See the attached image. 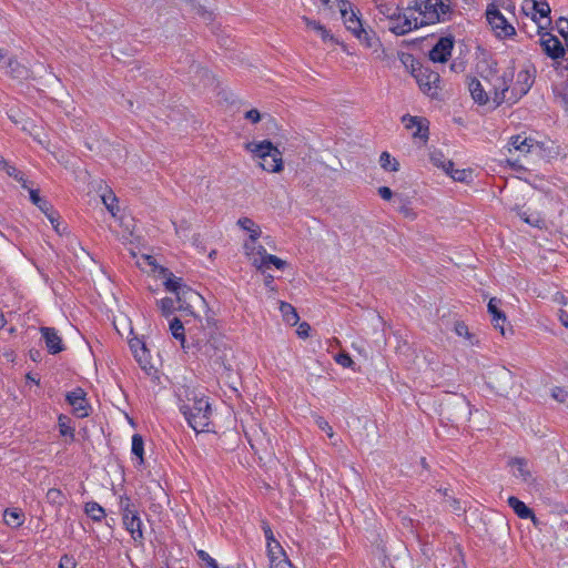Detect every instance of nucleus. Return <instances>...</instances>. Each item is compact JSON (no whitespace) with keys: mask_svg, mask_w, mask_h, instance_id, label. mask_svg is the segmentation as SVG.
Segmentation results:
<instances>
[{"mask_svg":"<svg viewBox=\"0 0 568 568\" xmlns=\"http://www.w3.org/2000/svg\"><path fill=\"white\" fill-rule=\"evenodd\" d=\"M514 77V69L509 67L501 74L493 75L491 80H487L494 91L493 102L495 106H499L503 103H516L527 94L535 80L534 71L529 68L520 69L516 74L515 81Z\"/></svg>","mask_w":568,"mask_h":568,"instance_id":"1","label":"nucleus"},{"mask_svg":"<svg viewBox=\"0 0 568 568\" xmlns=\"http://www.w3.org/2000/svg\"><path fill=\"white\" fill-rule=\"evenodd\" d=\"M245 150L258 161V166L270 173H280L284 169L282 152L268 140L252 141L244 145Z\"/></svg>","mask_w":568,"mask_h":568,"instance_id":"2","label":"nucleus"},{"mask_svg":"<svg viewBox=\"0 0 568 568\" xmlns=\"http://www.w3.org/2000/svg\"><path fill=\"white\" fill-rule=\"evenodd\" d=\"M181 412L196 433L209 432L212 408L207 398L193 394L182 405Z\"/></svg>","mask_w":568,"mask_h":568,"instance_id":"3","label":"nucleus"},{"mask_svg":"<svg viewBox=\"0 0 568 568\" xmlns=\"http://www.w3.org/2000/svg\"><path fill=\"white\" fill-rule=\"evenodd\" d=\"M164 278V286L169 292L176 295L179 308L193 314V308L203 303L202 296L185 285L181 277L174 276L165 268H161Z\"/></svg>","mask_w":568,"mask_h":568,"instance_id":"4","label":"nucleus"},{"mask_svg":"<svg viewBox=\"0 0 568 568\" xmlns=\"http://www.w3.org/2000/svg\"><path fill=\"white\" fill-rule=\"evenodd\" d=\"M452 6V0H415L413 10L423 27L449 20Z\"/></svg>","mask_w":568,"mask_h":568,"instance_id":"5","label":"nucleus"},{"mask_svg":"<svg viewBox=\"0 0 568 568\" xmlns=\"http://www.w3.org/2000/svg\"><path fill=\"white\" fill-rule=\"evenodd\" d=\"M120 507L125 529L130 532L134 541L142 542V520L136 509L133 507L131 499L126 496H122L120 498Z\"/></svg>","mask_w":568,"mask_h":568,"instance_id":"6","label":"nucleus"},{"mask_svg":"<svg viewBox=\"0 0 568 568\" xmlns=\"http://www.w3.org/2000/svg\"><path fill=\"white\" fill-rule=\"evenodd\" d=\"M414 77L419 89L428 97L436 98L439 91L440 77L437 72L428 68H419L414 70Z\"/></svg>","mask_w":568,"mask_h":568,"instance_id":"7","label":"nucleus"},{"mask_svg":"<svg viewBox=\"0 0 568 568\" xmlns=\"http://www.w3.org/2000/svg\"><path fill=\"white\" fill-rule=\"evenodd\" d=\"M486 17L491 30L498 38H507L516 33L515 28L506 20L495 6H489L487 8Z\"/></svg>","mask_w":568,"mask_h":568,"instance_id":"8","label":"nucleus"},{"mask_svg":"<svg viewBox=\"0 0 568 568\" xmlns=\"http://www.w3.org/2000/svg\"><path fill=\"white\" fill-rule=\"evenodd\" d=\"M212 345H204V353L210 355L211 366L216 373L226 374L227 376L233 371L232 359L233 352L227 348L215 349L210 354Z\"/></svg>","mask_w":568,"mask_h":568,"instance_id":"9","label":"nucleus"},{"mask_svg":"<svg viewBox=\"0 0 568 568\" xmlns=\"http://www.w3.org/2000/svg\"><path fill=\"white\" fill-rule=\"evenodd\" d=\"M419 27H422V24L417 16H415L413 8L404 13H402L399 9L398 18L389 21V30L397 36L406 34Z\"/></svg>","mask_w":568,"mask_h":568,"instance_id":"10","label":"nucleus"},{"mask_svg":"<svg viewBox=\"0 0 568 568\" xmlns=\"http://www.w3.org/2000/svg\"><path fill=\"white\" fill-rule=\"evenodd\" d=\"M402 122L407 130L412 132L414 139H418L422 143H426L429 134V122L422 116L404 115Z\"/></svg>","mask_w":568,"mask_h":568,"instance_id":"11","label":"nucleus"},{"mask_svg":"<svg viewBox=\"0 0 568 568\" xmlns=\"http://www.w3.org/2000/svg\"><path fill=\"white\" fill-rule=\"evenodd\" d=\"M67 402L72 407L73 414L83 418L89 416L90 405L85 398V392L78 387L74 390L67 394Z\"/></svg>","mask_w":568,"mask_h":568,"instance_id":"12","label":"nucleus"},{"mask_svg":"<svg viewBox=\"0 0 568 568\" xmlns=\"http://www.w3.org/2000/svg\"><path fill=\"white\" fill-rule=\"evenodd\" d=\"M325 4L329 3L331 0H322ZM338 1V9L342 16V19L344 21V24L348 31H351L353 34H355L357 31H359L362 27L361 19L357 17V14L353 11L352 6L347 1Z\"/></svg>","mask_w":568,"mask_h":568,"instance_id":"13","label":"nucleus"},{"mask_svg":"<svg viewBox=\"0 0 568 568\" xmlns=\"http://www.w3.org/2000/svg\"><path fill=\"white\" fill-rule=\"evenodd\" d=\"M486 79L491 80V78H487V77L484 78V81L489 87V91H486L484 84L475 78H473L468 81V90L470 92L471 98L474 99L475 102H477L478 104H481V105L486 104L490 99L493 100V94H494L491 85L489 84L488 81H486Z\"/></svg>","mask_w":568,"mask_h":568,"instance_id":"14","label":"nucleus"},{"mask_svg":"<svg viewBox=\"0 0 568 568\" xmlns=\"http://www.w3.org/2000/svg\"><path fill=\"white\" fill-rule=\"evenodd\" d=\"M244 253L251 261L252 265L257 270H263L264 260L263 257L266 255V250L263 245L257 243V240L254 241H245Z\"/></svg>","mask_w":568,"mask_h":568,"instance_id":"15","label":"nucleus"},{"mask_svg":"<svg viewBox=\"0 0 568 568\" xmlns=\"http://www.w3.org/2000/svg\"><path fill=\"white\" fill-rule=\"evenodd\" d=\"M540 45L544 52L551 59L557 60L565 54L560 40L551 33H544L540 38Z\"/></svg>","mask_w":568,"mask_h":568,"instance_id":"16","label":"nucleus"},{"mask_svg":"<svg viewBox=\"0 0 568 568\" xmlns=\"http://www.w3.org/2000/svg\"><path fill=\"white\" fill-rule=\"evenodd\" d=\"M454 43L449 38H442L429 51V59L433 62H446L453 50Z\"/></svg>","mask_w":568,"mask_h":568,"instance_id":"17","label":"nucleus"},{"mask_svg":"<svg viewBox=\"0 0 568 568\" xmlns=\"http://www.w3.org/2000/svg\"><path fill=\"white\" fill-rule=\"evenodd\" d=\"M534 146H536V141L534 139L524 134H518L510 138L508 143V152H518L521 155H526L531 152Z\"/></svg>","mask_w":568,"mask_h":568,"instance_id":"18","label":"nucleus"},{"mask_svg":"<svg viewBox=\"0 0 568 568\" xmlns=\"http://www.w3.org/2000/svg\"><path fill=\"white\" fill-rule=\"evenodd\" d=\"M40 332L50 354H58L63 351L64 346L62 339L54 328L41 327Z\"/></svg>","mask_w":568,"mask_h":568,"instance_id":"19","label":"nucleus"},{"mask_svg":"<svg viewBox=\"0 0 568 568\" xmlns=\"http://www.w3.org/2000/svg\"><path fill=\"white\" fill-rule=\"evenodd\" d=\"M523 11L528 16L531 14L534 21L537 22L536 16L540 19H547L550 13V7L547 2L537 0H526L523 4Z\"/></svg>","mask_w":568,"mask_h":568,"instance_id":"20","label":"nucleus"},{"mask_svg":"<svg viewBox=\"0 0 568 568\" xmlns=\"http://www.w3.org/2000/svg\"><path fill=\"white\" fill-rule=\"evenodd\" d=\"M4 67L7 68V74L12 79L26 80L30 77L29 68L13 57L7 58Z\"/></svg>","mask_w":568,"mask_h":568,"instance_id":"21","label":"nucleus"},{"mask_svg":"<svg viewBox=\"0 0 568 568\" xmlns=\"http://www.w3.org/2000/svg\"><path fill=\"white\" fill-rule=\"evenodd\" d=\"M509 466L511 467V473L516 478L520 479L523 483L530 484L532 475L527 460L523 458H513L509 460Z\"/></svg>","mask_w":568,"mask_h":568,"instance_id":"22","label":"nucleus"},{"mask_svg":"<svg viewBox=\"0 0 568 568\" xmlns=\"http://www.w3.org/2000/svg\"><path fill=\"white\" fill-rule=\"evenodd\" d=\"M374 3L381 19L390 21L398 18L399 8L394 0H374Z\"/></svg>","mask_w":568,"mask_h":568,"instance_id":"23","label":"nucleus"},{"mask_svg":"<svg viewBox=\"0 0 568 568\" xmlns=\"http://www.w3.org/2000/svg\"><path fill=\"white\" fill-rule=\"evenodd\" d=\"M307 30L314 31L316 34L321 37L324 42H331L337 44V39L332 34L329 30H327L321 22L316 20H312L307 17H303Z\"/></svg>","mask_w":568,"mask_h":568,"instance_id":"24","label":"nucleus"},{"mask_svg":"<svg viewBox=\"0 0 568 568\" xmlns=\"http://www.w3.org/2000/svg\"><path fill=\"white\" fill-rule=\"evenodd\" d=\"M130 348L134 354L135 359L139 362L142 368L146 369L150 365L149 352L144 343L140 339H132L130 342Z\"/></svg>","mask_w":568,"mask_h":568,"instance_id":"25","label":"nucleus"},{"mask_svg":"<svg viewBox=\"0 0 568 568\" xmlns=\"http://www.w3.org/2000/svg\"><path fill=\"white\" fill-rule=\"evenodd\" d=\"M237 225L245 232L248 233L247 241L258 240L262 235L261 227L250 217H241L237 220Z\"/></svg>","mask_w":568,"mask_h":568,"instance_id":"26","label":"nucleus"},{"mask_svg":"<svg viewBox=\"0 0 568 568\" xmlns=\"http://www.w3.org/2000/svg\"><path fill=\"white\" fill-rule=\"evenodd\" d=\"M508 505L513 508V510L516 513V515L523 519L531 518L535 520V515L532 510L526 506V504L521 500H519L517 497H509L508 498Z\"/></svg>","mask_w":568,"mask_h":568,"instance_id":"27","label":"nucleus"},{"mask_svg":"<svg viewBox=\"0 0 568 568\" xmlns=\"http://www.w3.org/2000/svg\"><path fill=\"white\" fill-rule=\"evenodd\" d=\"M500 301L496 297L490 298L488 303V312L491 315V322L495 327H498V321L503 324L506 323V315L499 310Z\"/></svg>","mask_w":568,"mask_h":568,"instance_id":"28","label":"nucleus"},{"mask_svg":"<svg viewBox=\"0 0 568 568\" xmlns=\"http://www.w3.org/2000/svg\"><path fill=\"white\" fill-rule=\"evenodd\" d=\"M4 523L11 527H20L23 524L24 515L21 510L6 509L3 514Z\"/></svg>","mask_w":568,"mask_h":568,"instance_id":"29","label":"nucleus"},{"mask_svg":"<svg viewBox=\"0 0 568 568\" xmlns=\"http://www.w3.org/2000/svg\"><path fill=\"white\" fill-rule=\"evenodd\" d=\"M280 311L282 313V316L284 321L290 325H296L298 323V314L296 310L288 303L281 302L280 303Z\"/></svg>","mask_w":568,"mask_h":568,"instance_id":"30","label":"nucleus"},{"mask_svg":"<svg viewBox=\"0 0 568 568\" xmlns=\"http://www.w3.org/2000/svg\"><path fill=\"white\" fill-rule=\"evenodd\" d=\"M430 161L435 166L442 169L445 173L449 172V170H452L454 166V163L446 159V156L439 151H434L430 153Z\"/></svg>","mask_w":568,"mask_h":568,"instance_id":"31","label":"nucleus"},{"mask_svg":"<svg viewBox=\"0 0 568 568\" xmlns=\"http://www.w3.org/2000/svg\"><path fill=\"white\" fill-rule=\"evenodd\" d=\"M85 514L95 521H100L105 516L104 509L95 501L85 504Z\"/></svg>","mask_w":568,"mask_h":568,"instance_id":"32","label":"nucleus"},{"mask_svg":"<svg viewBox=\"0 0 568 568\" xmlns=\"http://www.w3.org/2000/svg\"><path fill=\"white\" fill-rule=\"evenodd\" d=\"M379 163L385 171L397 172L399 170V162L388 152H383L381 154Z\"/></svg>","mask_w":568,"mask_h":568,"instance_id":"33","label":"nucleus"},{"mask_svg":"<svg viewBox=\"0 0 568 568\" xmlns=\"http://www.w3.org/2000/svg\"><path fill=\"white\" fill-rule=\"evenodd\" d=\"M170 331L174 338L179 339L181 342V346L183 348H186L185 346V334H184V327L183 324L179 318H173L170 323Z\"/></svg>","mask_w":568,"mask_h":568,"instance_id":"34","label":"nucleus"},{"mask_svg":"<svg viewBox=\"0 0 568 568\" xmlns=\"http://www.w3.org/2000/svg\"><path fill=\"white\" fill-rule=\"evenodd\" d=\"M395 202L398 204L399 213L403 214L406 219L412 221L416 219L417 215L415 211L410 207L408 201L405 197L397 195Z\"/></svg>","mask_w":568,"mask_h":568,"instance_id":"35","label":"nucleus"},{"mask_svg":"<svg viewBox=\"0 0 568 568\" xmlns=\"http://www.w3.org/2000/svg\"><path fill=\"white\" fill-rule=\"evenodd\" d=\"M267 556L270 561L277 560L280 558H287L284 549L277 540L267 542Z\"/></svg>","mask_w":568,"mask_h":568,"instance_id":"36","label":"nucleus"},{"mask_svg":"<svg viewBox=\"0 0 568 568\" xmlns=\"http://www.w3.org/2000/svg\"><path fill=\"white\" fill-rule=\"evenodd\" d=\"M27 190L29 191L31 202L37 205L44 214H48L51 205L39 195V191L29 187Z\"/></svg>","mask_w":568,"mask_h":568,"instance_id":"37","label":"nucleus"},{"mask_svg":"<svg viewBox=\"0 0 568 568\" xmlns=\"http://www.w3.org/2000/svg\"><path fill=\"white\" fill-rule=\"evenodd\" d=\"M47 501L53 506H62L65 503V496L58 488H50L47 491Z\"/></svg>","mask_w":568,"mask_h":568,"instance_id":"38","label":"nucleus"},{"mask_svg":"<svg viewBox=\"0 0 568 568\" xmlns=\"http://www.w3.org/2000/svg\"><path fill=\"white\" fill-rule=\"evenodd\" d=\"M3 171H6V173L9 176L13 178L16 181L21 183V186L23 189H28L27 180L24 179L23 173L20 170H18L14 165L8 163V164H6V168Z\"/></svg>","mask_w":568,"mask_h":568,"instance_id":"39","label":"nucleus"},{"mask_svg":"<svg viewBox=\"0 0 568 568\" xmlns=\"http://www.w3.org/2000/svg\"><path fill=\"white\" fill-rule=\"evenodd\" d=\"M263 260L265 263L263 265V270H260L261 272H265V270H267L271 265H274L278 270L284 268L286 265V262L284 260H281L280 257L267 253L263 257Z\"/></svg>","mask_w":568,"mask_h":568,"instance_id":"40","label":"nucleus"},{"mask_svg":"<svg viewBox=\"0 0 568 568\" xmlns=\"http://www.w3.org/2000/svg\"><path fill=\"white\" fill-rule=\"evenodd\" d=\"M447 174L457 182H469L471 179V171L469 170H455L454 168L447 172Z\"/></svg>","mask_w":568,"mask_h":568,"instance_id":"41","label":"nucleus"},{"mask_svg":"<svg viewBox=\"0 0 568 568\" xmlns=\"http://www.w3.org/2000/svg\"><path fill=\"white\" fill-rule=\"evenodd\" d=\"M132 453L143 463V439L139 434L132 437Z\"/></svg>","mask_w":568,"mask_h":568,"instance_id":"42","label":"nucleus"},{"mask_svg":"<svg viewBox=\"0 0 568 568\" xmlns=\"http://www.w3.org/2000/svg\"><path fill=\"white\" fill-rule=\"evenodd\" d=\"M363 44L367 48H373L375 45L376 39L374 36H371L365 29H361L354 34Z\"/></svg>","mask_w":568,"mask_h":568,"instance_id":"43","label":"nucleus"},{"mask_svg":"<svg viewBox=\"0 0 568 568\" xmlns=\"http://www.w3.org/2000/svg\"><path fill=\"white\" fill-rule=\"evenodd\" d=\"M102 202L105 205V207L108 209V211L113 216H115V203H116L115 195L113 193L104 194V195H102Z\"/></svg>","mask_w":568,"mask_h":568,"instance_id":"44","label":"nucleus"},{"mask_svg":"<svg viewBox=\"0 0 568 568\" xmlns=\"http://www.w3.org/2000/svg\"><path fill=\"white\" fill-rule=\"evenodd\" d=\"M197 556L202 560L204 568H216V561L206 551L199 550Z\"/></svg>","mask_w":568,"mask_h":568,"instance_id":"45","label":"nucleus"},{"mask_svg":"<svg viewBox=\"0 0 568 568\" xmlns=\"http://www.w3.org/2000/svg\"><path fill=\"white\" fill-rule=\"evenodd\" d=\"M159 306L164 315H169L174 310V301L169 297L162 298L159 301Z\"/></svg>","mask_w":568,"mask_h":568,"instance_id":"46","label":"nucleus"},{"mask_svg":"<svg viewBox=\"0 0 568 568\" xmlns=\"http://www.w3.org/2000/svg\"><path fill=\"white\" fill-rule=\"evenodd\" d=\"M59 428L62 436L73 437V428L68 425L67 417H59Z\"/></svg>","mask_w":568,"mask_h":568,"instance_id":"47","label":"nucleus"},{"mask_svg":"<svg viewBox=\"0 0 568 568\" xmlns=\"http://www.w3.org/2000/svg\"><path fill=\"white\" fill-rule=\"evenodd\" d=\"M335 361L341 366L348 368L352 367L354 362L347 353H339L335 356Z\"/></svg>","mask_w":568,"mask_h":568,"instance_id":"48","label":"nucleus"},{"mask_svg":"<svg viewBox=\"0 0 568 568\" xmlns=\"http://www.w3.org/2000/svg\"><path fill=\"white\" fill-rule=\"evenodd\" d=\"M315 422L318 428L325 432L328 435V437L334 436L333 428L331 427L327 420H325L323 417H317Z\"/></svg>","mask_w":568,"mask_h":568,"instance_id":"49","label":"nucleus"},{"mask_svg":"<svg viewBox=\"0 0 568 568\" xmlns=\"http://www.w3.org/2000/svg\"><path fill=\"white\" fill-rule=\"evenodd\" d=\"M526 223L532 225V226H540L542 223V220L539 217V215H531L528 216L526 212L518 214Z\"/></svg>","mask_w":568,"mask_h":568,"instance_id":"50","label":"nucleus"},{"mask_svg":"<svg viewBox=\"0 0 568 568\" xmlns=\"http://www.w3.org/2000/svg\"><path fill=\"white\" fill-rule=\"evenodd\" d=\"M270 568H293L288 558H280L270 561Z\"/></svg>","mask_w":568,"mask_h":568,"instance_id":"51","label":"nucleus"},{"mask_svg":"<svg viewBox=\"0 0 568 568\" xmlns=\"http://www.w3.org/2000/svg\"><path fill=\"white\" fill-rule=\"evenodd\" d=\"M77 561L73 559V557H70L68 555H64L61 557L59 562V568H75Z\"/></svg>","mask_w":568,"mask_h":568,"instance_id":"52","label":"nucleus"},{"mask_svg":"<svg viewBox=\"0 0 568 568\" xmlns=\"http://www.w3.org/2000/svg\"><path fill=\"white\" fill-rule=\"evenodd\" d=\"M245 119L252 123H257L261 120V113L256 109H252L245 112Z\"/></svg>","mask_w":568,"mask_h":568,"instance_id":"53","label":"nucleus"},{"mask_svg":"<svg viewBox=\"0 0 568 568\" xmlns=\"http://www.w3.org/2000/svg\"><path fill=\"white\" fill-rule=\"evenodd\" d=\"M311 326L306 322H303L297 327V335L302 338H306L310 336Z\"/></svg>","mask_w":568,"mask_h":568,"instance_id":"54","label":"nucleus"},{"mask_svg":"<svg viewBox=\"0 0 568 568\" xmlns=\"http://www.w3.org/2000/svg\"><path fill=\"white\" fill-rule=\"evenodd\" d=\"M552 397L560 403L566 402L568 394L565 389L556 387L552 389Z\"/></svg>","mask_w":568,"mask_h":568,"instance_id":"55","label":"nucleus"},{"mask_svg":"<svg viewBox=\"0 0 568 568\" xmlns=\"http://www.w3.org/2000/svg\"><path fill=\"white\" fill-rule=\"evenodd\" d=\"M455 332L458 336H463V337H466V338H469L470 337V334H469V331H468V327L466 324L464 323H457L455 325Z\"/></svg>","mask_w":568,"mask_h":568,"instance_id":"56","label":"nucleus"},{"mask_svg":"<svg viewBox=\"0 0 568 568\" xmlns=\"http://www.w3.org/2000/svg\"><path fill=\"white\" fill-rule=\"evenodd\" d=\"M378 194L379 196L385 200V201H389L392 197H393V192L389 187L387 186H381L378 187Z\"/></svg>","mask_w":568,"mask_h":568,"instance_id":"57","label":"nucleus"},{"mask_svg":"<svg viewBox=\"0 0 568 568\" xmlns=\"http://www.w3.org/2000/svg\"><path fill=\"white\" fill-rule=\"evenodd\" d=\"M47 217L49 219L50 223L52 224V226L54 227V230L57 232H60L59 231V223H58V217L55 216L52 207L50 209V211L48 212V214H45Z\"/></svg>","mask_w":568,"mask_h":568,"instance_id":"58","label":"nucleus"},{"mask_svg":"<svg viewBox=\"0 0 568 568\" xmlns=\"http://www.w3.org/2000/svg\"><path fill=\"white\" fill-rule=\"evenodd\" d=\"M263 530H264V535H265V538H266L267 542L276 540L274 538V535H273V531H272L271 527L267 524H264Z\"/></svg>","mask_w":568,"mask_h":568,"instance_id":"59","label":"nucleus"},{"mask_svg":"<svg viewBox=\"0 0 568 568\" xmlns=\"http://www.w3.org/2000/svg\"><path fill=\"white\" fill-rule=\"evenodd\" d=\"M187 231H189V225L187 224H182L179 227L178 226L175 227V233L180 237H186L187 236Z\"/></svg>","mask_w":568,"mask_h":568,"instance_id":"60","label":"nucleus"},{"mask_svg":"<svg viewBox=\"0 0 568 568\" xmlns=\"http://www.w3.org/2000/svg\"><path fill=\"white\" fill-rule=\"evenodd\" d=\"M558 318H559L560 323H561L566 328H568V312H567V311H564V310H560V311H559V314H558Z\"/></svg>","mask_w":568,"mask_h":568,"instance_id":"61","label":"nucleus"},{"mask_svg":"<svg viewBox=\"0 0 568 568\" xmlns=\"http://www.w3.org/2000/svg\"><path fill=\"white\" fill-rule=\"evenodd\" d=\"M273 281H274V277L270 274H267L264 278V283H265V286L268 287L270 290H274V286H273Z\"/></svg>","mask_w":568,"mask_h":568,"instance_id":"62","label":"nucleus"},{"mask_svg":"<svg viewBox=\"0 0 568 568\" xmlns=\"http://www.w3.org/2000/svg\"><path fill=\"white\" fill-rule=\"evenodd\" d=\"M247 438H248V442L251 444V447L252 448H255V444L262 446V439L257 438V436L255 438H252L248 434H246Z\"/></svg>","mask_w":568,"mask_h":568,"instance_id":"63","label":"nucleus"},{"mask_svg":"<svg viewBox=\"0 0 568 568\" xmlns=\"http://www.w3.org/2000/svg\"><path fill=\"white\" fill-rule=\"evenodd\" d=\"M7 58H8L7 54L0 48V69L4 68V62H6Z\"/></svg>","mask_w":568,"mask_h":568,"instance_id":"64","label":"nucleus"}]
</instances>
